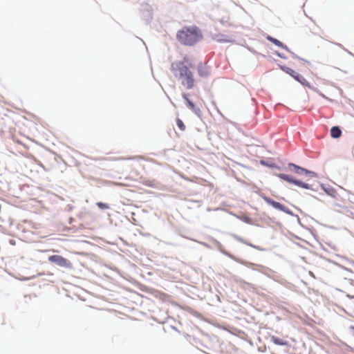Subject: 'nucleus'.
Instances as JSON below:
<instances>
[{
  "label": "nucleus",
  "mask_w": 354,
  "mask_h": 354,
  "mask_svg": "<svg viewBox=\"0 0 354 354\" xmlns=\"http://www.w3.org/2000/svg\"><path fill=\"white\" fill-rule=\"evenodd\" d=\"M203 37L201 30L195 26H184L176 33L178 41L184 46H194Z\"/></svg>",
  "instance_id": "1"
},
{
  "label": "nucleus",
  "mask_w": 354,
  "mask_h": 354,
  "mask_svg": "<svg viewBox=\"0 0 354 354\" xmlns=\"http://www.w3.org/2000/svg\"><path fill=\"white\" fill-rule=\"evenodd\" d=\"M192 66L189 58L186 55L183 57V61L176 62L171 64V71L174 76L178 78L189 72V67L192 68Z\"/></svg>",
  "instance_id": "2"
},
{
  "label": "nucleus",
  "mask_w": 354,
  "mask_h": 354,
  "mask_svg": "<svg viewBox=\"0 0 354 354\" xmlns=\"http://www.w3.org/2000/svg\"><path fill=\"white\" fill-rule=\"evenodd\" d=\"M48 261L50 263H55L60 267L66 268H71L72 263L60 255H52L48 257Z\"/></svg>",
  "instance_id": "3"
},
{
  "label": "nucleus",
  "mask_w": 354,
  "mask_h": 354,
  "mask_svg": "<svg viewBox=\"0 0 354 354\" xmlns=\"http://www.w3.org/2000/svg\"><path fill=\"white\" fill-rule=\"evenodd\" d=\"M178 79L180 81L181 84L187 89H191L194 86V78L191 71L179 77Z\"/></svg>",
  "instance_id": "4"
},
{
  "label": "nucleus",
  "mask_w": 354,
  "mask_h": 354,
  "mask_svg": "<svg viewBox=\"0 0 354 354\" xmlns=\"http://www.w3.org/2000/svg\"><path fill=\"white\" fill-rule=\"evenodd\" d=\"M277 176L281 178V180H283L286 182H288L290 183H292V184H294L295 185H297L300 187H302V188H304V189H308L310 188V186L307 184V183H305L302 181H300V180H295L294 178H292V177H290V176L287 175V174H277Z\"/></svg>",
  "instance_id": "5"
},
{
  "label": "nucleus",
  "mask_w": 354,
  "mask_h": 354,
  "mask_svg": "<svg viewBox=\"0 0 354 354\" xmlns=\"http://www.w3.org/2000/svg\"><path fill=\"white\" fill-rule=\"evenodd\" d=\"M288 168L289 169L298 174V175H300V176H303V175H305V176H308V175H310L311 176H315V173L313 172V171H308L305 168H303V167H301L294 163H289L288 164Z\"/></svg>",
  "instance_id": "6"
},
{
  "label": "nucleus",
  "mask_w": 354,
  "mask_h": 354,
  "mask_svg": "<svg viewBox=\"0 0 354 354\" xmlns=\"http://www.w3.org/2000/svg\"><path fill=\"white\" fill-rule=\"evenodd\" d=\"M282 70L286 73L291 75L295 80L300 82L301 84L305 86L308 85V81L303 76L300 75L299 73L295 72L293 69L286 66H283Z\"/></svg>",
  "instance_id": "7"
},
{
  "label": "nucleus",
  "mask_w": 354,
  "mask_h": 354,
  "mask_svg": "<svg viewBox=\"0 0 354 354\" xmlns=\"http://www.w3.org/2000/svg\"><path fill=\"white\" fill-rule=\"evenodd\" d=\"M198 75L202 77H206L209 75L207 67L203 65L202 63L198 66Z\"/></svg>",
  "instance_id": "8"
},
{
  "label": "nucleus",
  "mask_w": 354,
  "mask_h": 354,
  "mask_svg": "<svg viewBox=\"0 0 354 354\" xmlns=\"http://www.w3.org/2000/svg\"><path fill=\"white\" fill-rule=\"evenodd\" d=\"M270 338H271V341L276 345H279V346L288 345V342L286 339L279 338V337L274 336V335L271 336Z\"/></svg>",
  "instance_id": "9"
},
{
  "label": "nucleus",
  "mask_w": 354,
  "mask_h": 354,
  "mask_svg": "<svg viewBox=\"0 0 354 354\" xmlns=\"http://www.w3.org/2000/svg\"><path fill=\"white\" fill-rule=\"evenodd\" d=\"M266 201L270 204V205H272L273 207L277 209H279V210H282L283 211L284 210V205L281 204L279 202H277V201H274L270 198H266Z\"/></svg>",
  "instance_id": "10"
},
{
  "label": "nucleus",
  "mask_w": 354,
  "mask_h": 354,
  "mask_svg": "<svg viewBox=\"0 0 354 354\" xmlns=\"http://www.w3.org/2000/svg\"><path fill=\"white\" fill-rule=\"evenodd\" d=\"M215 39L218 42H233V39L230 37L223 35H216Z\"/></svg>",
  "instance_id": "11"
},
{
  "label": "nucleus",
  "mask_w": 354,
  "mask_h": 354,
  "mask_svg": "<svg viewBox=\"0 0 354 354\" xmlns=\"http://www.w3.org/2000/svg\"><path fill=\"white\" fill-rule=\"evenodd\" d=\"M342 135V131L338 127H333L330 129V136L334 138H338Z\"/></svg>",
  "instance_id": "12"
},
{
  "label": "nucleus",
  "mask_w": 354,
  "mask_h": 354,
  "mask_svg": "<svg viewBox=\"0 0 354 354\" xmlns=\"http://www.w3.org/2000/svg\"><path fill=\"white\" fill-rule=\"evenodd\" d=\"M267 39L268 41H271L272 44H274L277 46H279L282 48H286V46L282 42H281L280 41H279L277 39L272 37L271 36H268Z\"/></svg>",
  "instance_id": "13"
},
{
  "label": "nucleus",
  "mask_w": 354,
  "mask_h": 354,
  "mask_svg": "<svg viewBox=\"0 0 354 354\" xmlns=\"http://www.w3.org/2000/svg\"><path fill=\"white\" fill-rule=\"evenodd\" d=\"M142 183L149 187H154L156 186V180H150V179H144L142 181Z\"/></svg>",
  "instance_id": "14"
},
{
  "label": "nucleus",
  "mask_w": 354,
  "mask_h": 354,
  "mask_svg": "<svg viewBox=\"0 0 354 354\" xmlns=\"http://www.w3.org/2000/svg\"><path fill=\"white\" fill-rule=\"evenodd\" d=\"M184 98L185 100H186L187 102V106L192 109V111L196 112V110L195 109V105L194 104V103L189 100L185 95H184Z\"/></svg>",
  "instance_id": "15"
},
{
  "label": "nucleus",
  "mask_w": 354,
  "mask_h": 354,
  "mask_svg": "<svg viewBox=\"0 0 354 354\" xmlns=\"http://www.w3.org/2000/svg\"><path fill=\"white\" fill-rule=\"evenodd\" d=\"M176 124H177L178 127L181 131H185V125L184 124L183 122L180 119L178 118L176 120Z\"/></svg>",
  "instance_id": "16"
},
{
  "label": "nucleus",
  "mask_w": 354,
  "mask_h": 354,
  "mask_svg": "<svg viewBox=\"0 0 354 354\" xmlns=\"http://www.w3.org/2000/svg\"><path fill=\"white\" fill-rule=\"evenodd\" d=\"M96 205L99 208H100L102 209H107L109 208V205H107L106 203H102V202H98L96 203Z\"/></svg>",
  "instance_id": "17"
},
{
  "label": "nucleus",
  "mask_w": 354,
  "mask_h": 354,
  "mask_svg": "<svg viewBox=\"0 0 354 354\" xmlns=\"http://www.w3.org/2000/svg\"><path fill=\"white\" fill-rule=\"evenodd\" d=\"M244 243H245V244H247V245H248L251 246V247H254V248H255L254 245H252V244H250V243H246V242H244Z\"/></svg>",
  "instance_id": "18"
},
{
  "label": "nucleus",
  "mask_w": 354,
  "mask_h": 354,
  "mask_svg": "<svg viewBox=\"0 0 354 354\" xmlns=\"http://www.w3.org/2000/svg\"><path fill=\"white\" fill-rule=\"evenodd\" d=\"M269 167H275V165H270Z\"/></svg>",
  "instance_id": "19"
},
{
  "label": "nucleus",
  "mask_w": 354,
  "mask_h": 354,
  "mask_svg": "<svg viewBox=\"0 0 354 354\" xmlns=\"http://www.w3.org/2000/svg\"><path fill=\"white\" fill-rule=\"evenodd\" d=\"M351 328L352 330H354V326H351Z\"/></svg>",
  "instance_id": "20"
}]
</instances>
